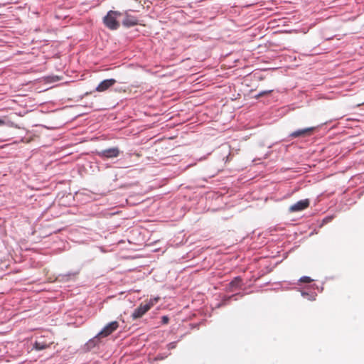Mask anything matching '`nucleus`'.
Listing matches in <instances>:
<instances>
[{"instance_id":"4","label":"nucleus","mask_w":364,"mask_h":364,"mask_svg":"<svg viewBox=\"0 0 364 364\" xmlns=\"http://www.w3.org/2000/svg\"><path fill=\"white\" fill-rule=\"evenodd\" d=\"M119 151L117 148L113 147L102 150L98 152V155L103 159L114 158L119 156Z\"/></svg>"},{"instance_id":"2","label":"nucleus","mask_w":364,"mask_h":364,"mask_svg":"<svg viewBox=\"0 0 364 364\" xmlns=\"http://www.w3.org/2000/svg\"><path fill=\"white\" fill-rule=\"evenodd\" d=\"M122 14L119 11H109L104 18V23L107 27L112 30H116L119 26V23L117 21Z\"/></svg>"},{"instance_id":"9","label":"nucleus","mask_w":364,"mask_h":364,"mask_svg":"<svg viewBox=\"0 0 364 364\" xmlns=\"http://www.w3.org/2000/svg\"><path fill=\"white\" fill-rule=\"evenodd\" d=\"M48 346V344H46V343H40L38 341H36L35 343V348L36 350H43V349H44L46 348H47Z\"/></svg>"},{"instance_id":"7","label":"nucleus","mask_w":364,"mask_h":364,"mask_svg":"<svg viewBox=\"0 0 364 364\" xmlns=\"http://www.w3.org/2000/svg\"><path fill=\"white\" fill-rule=\"evenodd\" d=\"M126 16L124 19L123 20V25L125 26H132L136 24H137V19L135 18L134 16H129L127 13H125Z\"/></svg>"},{"instance_id":"12","label":"nucleus","mask_w":364,"mask_h":364,"mask_svg":"<svg viewBox=\"0 0 364 364\" xmlns=\"http://www.w3.org/2000/svg\"><path fill=\"white\" fill-rule=\"evenodd\" d=\"M303 296H306L308 299L309 300H314L315 299V295H309L307 293H302Z\"/></svg>"},{"instance_id":"8","label":"nucleus","mask_w":364,"mask_h":364,"mask_svg":"<svg viewBox=\"0 0 364 364\" xmlns=\"http://www.w3.org/2000/svg\"><path fill=\"white\" fill-rule=\"evenodd\" d=\"M312 130H313V128H311V127L299 129V130L292 132L290 136L292 137H298L300 136L305 135V134L309 133L310 132H311Z\"/></svg>"},{"instance_id":"6","label":"nucleus","mask_w":364,"mask_h":364,"mask_svg":"<svg viewBox=\"0 0 364 364\" xmlns=\"http://www.w3.org/2000/svg\"><path fill=\"white\" fill-rule=\"evenodd\" d=\"M116 82L114 79H107L102 81L98 86L96 87V91L104 92L110 87L113 86Z\"/></svg>"},{"instance_id":"3","label":"nucleus","mask_w":364,"mask_h":364,"mask_svg":"<svg viewBox=\"0 0 364 364\" xmlns=\"http://www.w3.org/2000/svg\"><path fill=\"white\" fill-rule=\"evenodd\" d=\"M119 327V323L117 321H112L106 325L103 329L95 336V338L92 340H90L88 343L89 346L92 345L95 343V339L101 338V337H107L116 331Z\"/></svg>"},{"instance_id":"5","label":"nucleus","mask_w":364,"mask_h":364,"mask_svg":"<svg viewBox=\"0 0 364 364\" xmlns=\"http://www.w3.org/2000/svg\"><path fill=\"white\" fill-rule=\"evenodd\" d=\"M309 205V201L308 199L301 200L292 205L289 208L290 212H298L304 210Z\"/></svg>"},{"instance_id":"15","label":"nucleus","mask_w":364,"mask_h":364,"mask_svg":"<svg viewBox=\"0 0 364 364\" xmlns=\"http://www.w3.org/2000/svg\"><path fill=\"white\" fill-rule=\"evenodd\" d=\"M168 318H167L166 316H164V317H163V322H164V323H167V322H168Z\"/></svg>"},{"instance_id":"11","label":"nucleus","mask_w":364,"mask_h":364,"mask_svg":"<svg viewBox=\"0 0 364 364\" xmlns=\"http://www.w3.org/2000/svg\"><path fill=\"white\" fill-rule=\"evenodd\" d=\"M240 283V278H235V280H233L231 283H230V285L232 287H237Z\"/></svg>"},{"instance_id":"13","label":"nucleus","mask_w":364,"mask_h":364,"mask_svg":"<svg viewBox=\"0 0 364 364\" xmlns=\"http://www.w3.org/2000/svg\"><path fill=\"white\" fill-rule=\"evenodd\" d=\"M302 282H311L312 279L309 277H303L300 279Z\"/></svg>"},{"instance_id":"10","label":"nucleus","mask_w":364,"mask_h":364,"mask_svg":"<svg viewBox=\"0 0 364 364\" xmlns=\"http://www.w3.org/2000/svg\"><path fill=\"white\" fill-rule=\"evenodd\" d=\"M4 125L11 126L12 122L6 120L5 118H0V127Z\"/></svg>"},{"instance_id":"14","label":"nucleus","mask_w":364,"mask_h":364,"mask_svg":"<svg viewBox=\"0 0 364 364\" xmlns=\"http://www.w3.org/2000/svg\"><path fill=\"white\" fill-rule=\"evenodd\" d=\"M270 92H271V90L261 92L258 95L259 96H263V95H264L267 93H269Z\"/></svg>"},{"instance_id":"1","label":"nucleus","mask_w":364,"mask_h":364,"mask_svg":"<svg viewBox=\"0 0 364 364\" xmlns=\"http://www.w3.org/2000/svg\"><path fill=\"white\" fill-rule=\"evenodd\" d=\"M159 298L155 297L151 299L148 302L145 304H141L137 309H136L132 313V318L134 319H136L141 318L144 314H145L154 305H155Z\"/></svg>"}]
</instances>
